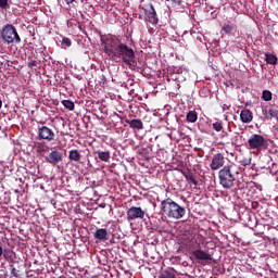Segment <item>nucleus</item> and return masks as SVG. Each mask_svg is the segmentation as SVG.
Instances as JSON below:
<instances>
[{
  "mask_svg": "<svg viewBox=\"0 0 278 278\" xmlns=\"http://www.w3.org/2000/svg\"><path fill=\"white\" fill-rule=\"evenodd\" d=\"M225 155L223 153H216L213 155L210 168L211 170H219V168H225Z\"/></svg>",
  "mask_w": 278,
  "mask_h": 278,
  "instance_id": "423d86ee",
  "label": "nucleus"
},
{
  "mask_svg": "<svg viewBox=\"0 0 278 278\" xmlns=\"http://www.w3.org/2000/svg\"><path fill=\"white\" fill-rule=\"evenodd\" d=\"M37 151H38V153H49V146H47L45 143H38Z\"/></svg>",
  "mask_w": 278,
  "mask_h": 278,
  "instance_id": "5701e85b",
  "label": "nucleus"
},
{
  "mask_svg": "<svg viewBox=\"0 0 278 278\" xmlns=\"http://www.w3.org/2000/svg\"><path fill=\"white\" fill-rule=\"evenodd\" d=\"M38 136L40 140H47L48 142H52L55 140V132L47 126H41L38 128Z\"/></svg>",
  "mask_w": 278,
  "mask_h": 278,
  "instance_id": "0eeeda50",
  "label": "nucleus"
},
{
  "mask_svg": "<svg viewBox=\"0 0 278 278\" xmlns=\"http://www.w3.org/2000/svg\"><path fill=\"white\" fill-rule=\"evenodd\" d=\"M176 170L181 173V175H184L187 181H189L190 184H193V186H199V181L194 179V176L192 175V173H186L184 169H179V168H177Z\"/></svg>",
  "mask_w": 278,
  "mask_h": 278,
  "instance_id": "dca6fc26",
  "label": "nucleus"
},
{
  "mask_svg": "<svg viewBox=\"0 0 278 278\" xmlns=\"http://www.w3.org/2000/svg\"><path fill=\"white\" fill-rule=\"evenodd\" d=\"M222 31H225L226 34H231V31H233V26L229 24H224L222 27Z\"/></svg>",
  "mask_w": 278,
  "mask_h": 278,
  "instance_id": "393cba45",
  "label": "nucleus"
},
{
  "mask_svg": "<svg viewBox=\"0 0 278 278\" xmlns=\"http://www.w3.org/2000/svg\"><path fill=\"white\" fill-rule=\"evenodd\" d=\"M0 37L4 45H20L21 42V35L12 24H7L2 27Z\"/></svg>",
  "mask_w": 278,
  "mask_h": 278,
  "instance_id": "20e7f679",
  "label": "nucleus"
},
{
  "mask_svg": "<svg viewBox=\"0 0 278 278\" xmlns=\"http://www.w3.org/2000/svg\"><path fill=\"white\" fill-rule=\"evenodd\" d=\"M3 247L0 245V257H3Z\"/></svg>",
  "mask_w": 278,
  "mask_h": 278,
  "instance_id": "473e14b6",
  "label": "nucleus"
},
{
  "mask_svg": "<svg viewBox=\"0 0 278 278\" xmlns=\"http://www.w3.org/2000/svg\"><path fill=\"white\" fill-rule=\"evenodd\" d=\"M193 257L195 260H199L200 262H206V264H210L214 257H212V254L201 250L199 245L197 247V250L192 252Z\"/></svg>",
  "mask_w": 278,
  "mask_h": 278,
  "instance_id": "1a4fd4ad",
  "label": "nucleus"
},
{
  "mask_svg": "<svg viewBox=\"0 0 278 278\" xmlns=\"http://www.w3.org/2000/svg\"><path fill=\"white\" fill-rule=\"evenodd\" d=\"M2 255L7 262L12 260V252L10 250H4Z\"/></svg>",
  "mask_w": 278,
  "mask_h": 278,
  "instance_id": "bb28decb",
  "label": "nucleus"
},
{
  "mask_svg": "<svg viewBox=\"0 0 278 278\" xmlns=\"http://www.w3.org/2000/svg\"><path fill=\"white\" fill-rule=\"evenodd\" d=\"M248 149L251 151H266L268 149V140L260 134H253L248 139Z\"/></svg>",
  "mask_w": 278,
  "mask_h": 278,
  "instance_id": "39448f33",
  "label": "nucleus"
},
{
  "mask_svg": "<svg viewBox=\"0 0 278 278\" xmlns=\"http://www.w3.org/2000/svg\"><path fill=\"white\" fill-rule=\"evenodd\" d=\"M62 160H63L62 152L58 150L51 151L49 155L46 156V162H48V164H52V166L60 164Z\"/></svg>",
  "mask_w": 278,
  "mask_h": 278,
  "instance_id": "9b49d317",
  "label": "nucleus"
},
{
  "mask_svg": "<svg viewBox=\"0 0 278 278\" xmlns=\"http://www.w3.org/2000/svg\"><path fill=\"white\" fill-rule=\"evenodd\" d=\"M161 211L167 218H174V220H179L186 216V207L179 205L173 198H167L161 202Z\"/></svg>",
  "mask_w": 278,
  "mask_h": 278,
  "instance_id": "f03ea898",
  "label": "nucleus"
},
{
  "mask_svg": "<svg viewBox=\"0 0 278 278\" xmlns=\"http://www.w3.org/2000/svg\"><path fill=\"white\" fill-rule=\"evenodd\" d=\"M61 103L66 110H70V112L75 110V103L71 100H63Z\"/></svg>",
  "mask_w": 278,
  "mask_h": 278,
  "instance_id": "4be33fe9",
  "label": "nucleus"
},
{
  "mask_svg": "<svg viewBox=\"0 0 278 278\" xmlns=\"http://www.w3.org/2000/svg\"><path fill=\"white\" fill-rule=\"evenodd\" d=\"M186 118L188 123H197L199 121V114H197V111H189Z\"/></svg>",
  "mask_w": 278,
  "mask_h": 278,
  "instance_id": "a211bd4d",
  "label": "nucleus"
},
{
  "mask_svg": "<svg viewBox=\"0 0 278 278\" xmlns=\"http://www.w3.org/2000/svg\"><path fill=\"white\" fill-rule=\"evenodd\" d=\"M96 240H100L101 242H105L108 240V229L105 228H98L93 235Z\"/></svg>",
  "mask_w": 278,
  "mask_h": 278,
  "instance_id": "4468645a",
  "label": "nucleus"
},
{
  "mask_svg": "<svg viewBox=\"0 0 278 278\" xmlns=\"http://www.w3.org/2000/svg\"><path fill=\"white\" fill-rule=\"evenodd\" d=\"M62 45H63L64 47H71L72 41H71V39L64 37L63 40H62Z\"/></svg>",
  "mask_w": 278,
  "mask_h": 278,
  "instance_id": "cd10ccee",
  "label": "nucleus"
},
{
  "mask_svg": "<svg viewBox=\"0 0 278 278\" xmlns=\"http://www.w3.org/2000/svg\"><path fill=\"white\" fill-rule=\"evenodd\" d=\"M96 153L101 162H110V151H97Z\"/></svg>",
  "mask_w": 278,
  "mask_h": 278,
  "instance_id": "6ab92c4d",
  "label": "nucleus"
},
{
  "mask_svg": "<svg viewBox=\"0 0 278 278\" xmlns=\"http://www.w3.org/2000/svg\"><path fill=\"white\" fill-rule=\"evenodd\" d=\"M219 184L225 190H231L236 186L238 172L232 165H226L218 172Z\"/></svg>",
  "mask_w": 278,
  "mask_h": 278,
  "instance_id": "7ed1b4c3",
  "label": "nucleus"
},
{
  "mask_svg": "<svg viewBox=\"0 0 278 278\" xmlns=\"http://www.w3.org/2000/svg\"><path fill=\"white\" fill-rule=\"evenodd\" d=\"M262 99L263 101H273V92L270 90H264Z\"/></svg>",
  "mask_w": 278,
  "mask_h": 278,
  "instance_id": "b1692460",
  "label": "nucleus"
},
{
  "mask_svg": "<svg viewBox=\"0 0 278 278\" xmlns=\"http://www.w3.org/2000/svg\"><path fill=\"white\" fill-rule=\"evenodd\" d=\"M263 116L266 118V121H273V118H276L278 121V111L277 109H263Z\"/></svg>",
  "mask_w": 278,
  "mask_h": 278,
  "instance_id": "ddd939ff",
  "label": "nucleus"
},
{
  "mask_svg": "<svg viewBox=\"0 0 278 278\" xmlns=\"http://www.w3.org/2000/svg\"><path fill=\"white\" fill-rule=\"evenodd\" d=\"M1 10H8V0H0Z\"/></svg>",
  "mask_w": 278,
  "mask_h": 278,
  "instance_id": "c85d7f7f",
  "label": "nucleus"
},
{
  "mask_svg": "<svg viewBox=\"0 0 278 278\" xmlns=\"http://www.w3.org/2000/svg\"><path fill=\"white\" fill-rule=\"evenodd\" d=\"M159 278H175V273H173V269H163L161 270Z\"/></svg>",
  "mask_w": 278,
  "mask_h": 278,
  "instance_id": "aec40b11",
  "label": "nucleus"
},
{
  "mask_svg": "<svg viewBox=\"0 0 278 278\" xmlns=\"http://www.w3.org/2000/svg\"><path fill=\"white\" fill-rule=\"evenodd\" d=\"M125 123H127L131 129H144L142 119H125Z\"/></svg>",
  "mask_w": 278,
  "mask_h": 278,
  "instance_id": "2eb2a0df",
  "label": "nucleus"
},
{
  "mask_svg": "<svg viewBox=\"0 0 278 278\" xmlns=\"http://www.w3.org/2000/svg\"><path fill=\"white\" fill-rule=\"evenodd\" d=\"M247 164H251V160Z\"/></svg>",
  "mask_w": 278,
  "mask_h": 278,
  "instance_id": "c9c22d12",
  "label": "nucleus"
},
{
  "mask_svg": "<svg viewBox=\"0 0 278 278\" xmlns=\"http://www.w3.org/2000/svg\"><path fill=\"white\" fill-rule=\"evenodd\" d=\"M68 160H71V162H79L81 160V153H79V150H71L68 153Z\"/></svg>",
  "mask_w": 278,
  "mask_h": 278,
  "instance_id": "f3484780",
  "label": "nucleus"
},
{
  "mask_svg": "<svg viewBox=\"0 0 278 278\" xmlns=\"http://www.w3.org/2000/svg\"><path fill=\"white\" fill-rule=\"evenodd\" d=\"M260 207V202H252V210H257Z\"/></svg>",
  "mask_w": 278,
  "mask_h": 278,
  "instance_id": "2f4dec72",
  "label": "nucleus"
},
{
  "mask_svg": "<svg viewBox=\"0 0 278 278\" xmlns=\"http://www.w3.org/2000/svg\"><path fill=\"white\" fill-rule=\"evenodd\" d=\"M265 56H266L265 62H267V64H273V65L277 64L278 62L277 55L266 53Z\"/></svg>",
  "mask_w": 278,
  "mask_h": 278,
  "instance_id": "412c9836",
  "label": "nucleus"
},
{
  "mask_svg": "<svg viewBox=\"0 0 278 278\" xmlns=\"http://www.w3.org/2000/svg\"><path fill=\"white\" fill-rule=\"evenodd\" d=\"M147 21L151 23V25H157L160 20L157 18V12H155V8L153 4H149L146 9Z\"/></svg>",
  "mask_w": 278,
  "mask_h": 278,
  "instance_id": "9d476101",
  "label": "nucleus"
},
{
  "mask_svg": "<svg viewBox=\"0 0 278 278\" xmlns=\"http://www.w3.org/2000/svg\"><path fill=\"white\" fill-rule=\"evenodd\" d=\"M75 0H65L66 3H73Z\"/></svg>",
  "mask_w": 278,
  "mask_h": 278,
  "instance_id": "72a5a7b5",
  "label": "nucleus"
},
{
  "mask_svg": "<svg viewBox=\"0 0 278 278\" xmlns=\"http://www.w3.org/2000/svg\"><path fill=\"white\" fill-rule=\"evenodd\" d=\"M101 42L104 45V53L111 60L115 62L123 61L127 66L136 67L138 62L136 61V52L127 43H123L118 37L114 35H108L101 37Z\"/></svg>",
  "mask_w": 278,
  "mask_h": 278,
  "instance_id": "f257e3e1",
  "label": "nucleus"
},
{
  "mask_svg": "<svg viewBox=\"0 0 278 278\" xmlns=\"http://www.w3.org/2000/svg\"><path fill=\"white\" fill-rule=\"evenodd\" d=\"M240 121L247 125H249V123H253V112L249 109H243L240 113Z\"/></svg>",
  "mask_w": 278,
  "mask_h": 278,
  "instance_id": "f8f14e48",
  "label": "nucleus"
},
{
  "mask_svg": "<svg viewBox=\"0 0 278 278\" xmlns=\"http://www.w3.org/2000/svg\"><path fill=\"white\" fill-rule=\"evenodd\" d=\"M212 126L215 131H223V122H215Z\"/></svg>",
  "mask_w": 278,
  "mask_h": 278,
  "instance_id": "a878e982",
  "label": "nucleus"
},
{
  "mask_svg": "<svg viewBox=\"0 0 278 278\" xmlns=\"http://www.w3.org/2000/svg\"><path fill=\"white\" fill-rule=\"evenodd\" d=\"M28 68H38V63L36 61L28 62Z\"/></svg>",
  "mask_w": 278,
  "mask_h": 278,
  "instance_id": "c756f323",
  "label": "nucleus"
},
{
  "mask_svg": "<svg viewBox=\"0 0 278 278\" xmlns=\"http://www.w3.org/2000/svg\"><path fill=\"white\" fill-rule=\"evenodd\" d=\"M126 216L127 220H136L138 218L142 219L144 218V211L142 210V207L131 206L126 212Z\"/></svg>",
  "mask_w": 278,
  "mask_h": 278,
  "instance_id": "6e6552de",
  "label": "nucleus"
},
{
  "mask_svg": "<svg viewBox=\"0 0 278 278\" xmlns=\"http://www.w3.org/2000/svg\"><path fill=\"white\" fill-rule=\"evenodd\" d=\"M11 275H13V277H18V270H16V267L12 266Z\"/></svg>",
  "mask_w": 278,
  "mask_h": 278,
  "instance_id": "7c9ffc66",
  "label": "nucleus"
},
{
  "mask_svg": "<svg viewBox=\"0 0 278 278\" xmlns=\"http://www.w3.org/2000/svg\"><path fill=\"white\" fill-rule=\"evenodd\" d=\"M2 106H3V101H1V99H0V110Z\"/></svg>",
  "mask_w": 278,
  "mask_h": 278,
  "instance_id": "f704fd0d",
  "label": "nucleus"
}]
</instances>
